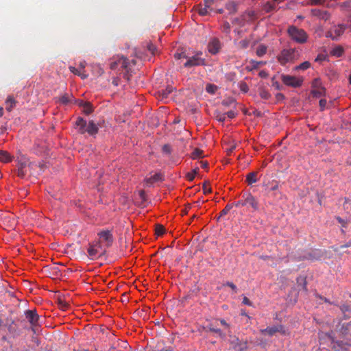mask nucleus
Wrapping results in <instances>:
<instances>
[{
	"label": "nucleus",
	"instance_id": "obj_29",
	"mask_svg": "<svg viewBox=\"0 0 351 351\" xmlns=\"http://www.w3.org/2000/svg\"><path fill=\"white\" fill-rule=\"evenodd\" d=\"M276 8V5L274 3L271 2H267L265 3L263 6V9L266 12H270L271 11L274 10Z\"/></svg>",
	"mask_w": 351,
	"mask_h": 351
},
{
	"label": "nucleus",
	"instance_id": "obj_44",
	"mask_svg": "<svg viewBox=\"0 0 351 351\" xmlns=\"http://www.w3.org/2000/svg\"><path fill=\"white\" fill-rule=\"evenodd\" d=\"M203 329L206 330H207L206 329L205 327H203ZM208 330L209 331H211V332H216L217 334H219V335H222V332H221V330L219 328H215L214 327L212 326V325H210L208 327Z\"/></svg>",
	"mask_w": 351,
	"mask_h": 351
},
{
	"label": "nucleus",
	"instance_id": "obj_64",
	"mask_svg": "<svg viewBox=\"0 0 351 351\" xmlns=\"http://www.w3.org/2000/svg\"><path fill=\"white\" fill-rule=\"evenodd\" d=\"M251 63L253 64L254 68L258 67V66L262 64L261 62H258V61H255V60H252Z\"/></svg>",
	"mask_w": 351,
	"mask_h": 351
},
{
	"label": "nucleus",
	"instance_id": "obj_60",
	"mask_svg": "<svg viewBox=\"0 0 351 351\" xmlns=\"http://www.w3.org/2000/svg\"><path fill=\"white\" fill-rule=\"evenodd\" d=\"M202 215V213H199V212H197L195 213H193L191 215L190 217V219H198Z\"/></svg>",
	"mask_w": 351,
	"mask_h": 351
},
{
	"label": "nucleus",
	"instance_id": "obj_37",
	"mask_svg": "<svg viewBox=\"0 0 351 351\" xmlns=\"http://www.w3.org/2000/svg\"><path fill=\"white\" fill-rule=\"evenodd\" d=\"M8 330L9 332L12 335H15L16 333V327L14 320H12L11 323L8 325Z\"/></svg>",
	"mask_w": 351,
	"mask_h": 351
},
{
	"label": "nucleus",
	"instance_id": "obj_11",
	"mask_svg": "<svg viewBox=\"0 0 351 351\" xmlns=\"http://www.w3.org/2000/svg\"><path fill=\"white\" fill-rule=\"evenodd\" d=\"M221 48V44L218 39H212L208 45V50L212 54H216Z\"/></svg>",
	"mask_w": 351,
	"mask_h": 351
},
{
	"label": "nucleus",
	"instance_id": "obj_57",
	"mask_svg": "<svg viewBox=\"0 0 351 351\" xmlns=\"http://www.w3.org/2000/svg\"><path fill=\"white\" fill-rule=\"evenodd\" d=\"M203 191L204 194L210 193H211V188L208 186L206 183L203 185Z\"/></svg>",
	"mask_w": 351,
	"mask_h": 351
},
{
	"label": "nucleus",
	"instance_id": "obj_12",
	"mask_svg": "<svg viewBox=\"0 0 351 351\" xmlns=\"http://www.w3.org/2000/svg\"><path fill=\"white\" fill-rule=\"evenodd\" d=\"M87 124L86 121L82 117H78L75 123V128L81 134H84L86 132Z\"/></svg>",
	"mask_w": 351,
	"mask_h": 351
},
{
	"label": "nucleus",
	"instance_id": "obj_38",
	"mask_svg": "<svg viewBox=\"0 0 351 351\" xmlns=\"http://www.w3.org/2000/svg\"><path fill=\"white\" fill-rule=\"evenodd\" d=\"M173 91L172 87H168L165 90H162L160 91V94L162 97V98H167L169 95Z\"/></svg>",
	"mask_w": 351,
	"mask_h": 351
},
{
	"label": "nucleus",
	"instance_id": "obj_19",
	"mask_svg": "<svg viewBox=\"0 0 351 351\" xmlns=\"http://www.w3.org/2000/svg\"><path fill=\"white\" fill-rule=\"evenodd\" d=\"M204 157V152L202 149L196 148L193 150V152L191 154V158L193 160L197 158H202Z\"/></svg>",
	"mask_w": 351,
	"mask_h": 351
},
{
	"label": "nucleus",
	"instance_id": "obj_36",
	"mask_svg": "<svg viewBox=\"0 0 351 351\" xmlns=\"http://www.w3.org/2000/svg\"><path fill=\"white\" fill-rule=\"evenodd\" d=\"M232 208V205L229 204H227L226 206L221 211L219 215L217 217V219H219L223 215H226Z\"/></svg>",
	"mask_w": 351,
	"mask_h": 351
},
{
	"label": "nucleus",
	"instance_id": "obj_6",
	"mask_svg": "<svg viewBox=\"0 0 351 351\" xmlns=\"http://www.w3.org/2000/svg\"><path fill=\"white\" fill-rule=\"evenodd\" d=\"M346 29V26L345 25H335L327 32L326 36L331 38L333 40H337L344 33Z\"/></svg>",
	"mask_w": 351,
	"mask_h": 351
},
{
	"label": "nucleus",
	"instance_id": "obj_9",
	"mask_svg": "<svg viewBox=\"0 0 351 351\" xmlns=\"http://www.w3.org/2000/svg\"><path fill=\"white\" fill-rule=\"evenodd\" d=\"M25 317L32 327H35L38 324V320L40 317L35 311H26Z\"/></svg>",
	"mask_w": 351,
	"mask_h": 351
},
{
	"label": "nucleus",
	"instance_id": "obj_39",
	"mask_svg": "<svg viewBox=\"0 0 351 351\" xmlns=\"http://www.w3.org/2000/svg\"><path fill=\"white\" fill-rule=\"evenodd\" d=\"M259 95L264 99H269L271 97V95L265 89L260 90Z\"/></svg>",
	"mask_w": 351,
	"mask_h": 351
},
{
	"label": "nucleus",
	"instance_id": "obj_10",
	"mask_svg": "<svg viewBox=\"0 0 351 351\" xmlns=\"http://www.w3.org/2000/svg\"><path fill=\"white\" fill-rule=\"evenodd\" d=\"M204 64V60L199 58L197 56H194L189 58L187 61L184 64L185 67H192L199 65H203Z\"/></svg>",
	"mask_w": 351,
	"mask_h": 351
},
{
	"label": "nucleus",
	"instance_id": "obj_22",
	"mask_svg": "<svg viewBox=\"0 0 351 351\" xmlns=\"http://www.w3.org/2000/svg\"><path fill=\"white\" fill-rule=\"evenodd\" d=\"M5 104H6V110L8 111H11L12 109L14 108V106L16 104V101L12 97L9 96V97H8V98L5 101Z\"/></svg>",
	"mask_w": 351,
	"mask_h": 351
},
{
	"label": "nucleus",
	"instance_id": "obj_46",
	"mask_svg": "<svg viewBox=\"0 0 351 351\" xmlns=\"http://www.w3.org/2000/svg\"><path fill=\"white\" fill-rule=\"evenodd\" d=\"M216 118L219 122H223L226 119V114L219 112L216 115Z\"/></svg>",
	"mask_w": 351,
	"mask_h": 351
},
{
	"label": "nucleus",
	"instance_id": "obj_21",
	"mask_svg": "<svg viewBox=\"0 0 351 351\" xmlns=\"http://www.w3.org/2000/svg\"><path fill=\"white\" fill-rule=\"evenodd\" d=\"M257 173L256 172H251L248 173L246 176V181L248 184H252L257 182Z\"/></svg>",
	"mask_w": 351,
	"mask_h": 351
},
{
	"label": "nucleus",
	"instance_id": "obj_35",
	"mask_svg": "<svg viewBox=\"0 0 351 351\" xmlns=\"http://www.w3.org/2000/svg\"><path fill=\"white\" fill-rule=\"evenodd\" d=\"M199 171L198 167H195L191 172H189L186 174V178L189 181H193L195 178V175Z\"/></svg>",
	"mask_w": 351,
	"mask_h": 351
},
{
	"label": "nucleus",
	"instance_id": "obj_1",
	"mask_svg": "<svg viewBox=\"0 0 351 351\" xmlns=\"http://www.w3.org/2000/svg\"><path fill=\"white\" fill-rule=\"evenodd\" d=\"M287 34L292 40L299 44H304L308 40L307 33L303 29L294 25L288 27Z\"/></svg>",
	"mask_w": 351,
	"mask_h": 351
},
{
	"label": "nucleus",
	"instance_id": "obj_34",
	"mask_svg": "<svg viewBox=\"0 0 351 351\" xmlns=\"http://www.w3.org/2000/svg\"><path fill=\"white\" fill-rule=\"evenodd\" d=\"M27 165V161L26 160L25 158H24L23 156H21V158H18V164H17L18 168L25 169Z\"/></svg>",
	"mask_w": 351,
	"mask_h": 351
},
{
	"label": "nucleus",
	"instance_id": "obj_24",
	"mask_svg": "<svg viewBox=\"0 0 351 351\" xmlns=\"http://www.w3.org/2000/svg\"><path fill=\"white\" fill-rule=\"evenodd\" d=\"M267 50V48L265 45H260L256 49V55L258 57H262L266 53Z\"/></svg>",
	"mask_w": 351,
	"mask_h": 351
},
{
	"label": "nucleus",
	"instance_id": "obj_2",
	"mask_svg": "<svg viewBox=\"0 0 351 351\" xmlns=\"http://www.w3.org/2000/svg\"><path fill=\"white\" fill-rule=\"evenodd\" d=\"M97 236L99 237V240L96 241L97 243H100L101 245L104 248H108L112 246L114 237L112 234L111 230H103L99 231L97 233Z\"/></svg>",
	"mask_w": 351,
	"mask_h": 351
},
{
	"label": "nucleus",
	"instance_id": "obj_8",
	"mask_svg": "<svg viewBox=\"0 0 351 351\" xmlns=\"http://www.w3.org/2000/svg\"><path fill=\"white\" fill-rule=\"evenodd\" d=\"M129 64L128 60L124 56H118L117 59L114 61H112L110 64V67L111 69H115L119 65L121 66L122 69H128Z\"/></svg>",
	"mask_w": 351,
	"mask_h": 351
},
{
	"label": "nucleus",
	"instance_id": "obj_5",
	"mask_svg": "<svg viewBox=\"0 0 351 351\" xmlns=\"http://www.w3.org/2000/svg\"><path fill=\"white\" fill-rule=\"evenodd\" d=\"M281 79L285 85L294 88L300 87L303 82L302 78H298L289 75H282Z\"/></svg>",
	"mask_w": 351,
	"mask_h": 351
},
{
	"label": "nucleus",
	"instance_id": "obj_54",
	"mask_svg": "<svg viewBox=\"0 0 351 351\" xmlns=\"http://www.w3.org/2000/svg\"><path fill=\"white\" fill-rule=\"evenodd\" d=\"M214 3V0H204V5L210 8L211 5Z\"/></svg>",
	"mask_w": 351,
	"mask_h": 351
},
{
	"label": "nucleus",
	"instance_id": "obj_32",
	"mask_svg": "<svg viewBox=\"0 0 351 351\" xmlns=\"http://www.w3.org/2000/svg\"><path fill=\"white\" fill-rule=\"evenodd\" d=\"M155 231L158 236H161L165 233V228L162 225L157 223L155 225Z\"/></svg>",
	"mask_w": 351,
	"mask_h": 351
},
{
	"label": "nucleus",
	"instance_id": "obj_51",
	"mask_svg": "<svg viewBox=\"0 0 351 351\" xmlns=\"http://www.w3.org/2000/svg\"><path fill=\"white\" fill-rule=\"evenodd\" d=\"M60 101L62 103V104H66L69 102V97L66 95H64L63 96H62L60 98Z\"/></svg>",
	"mask_w": 351,
	"mask_h": 351
},
{
	"label": "nucleus",
	"instance_id": "obj_63",
	"mask_svg": "<svg viewBox=\"0 0 351 351\" xmlns=\"http://www.w3.org/2000/svg\"><path fill=\"white\" fill-rule=\"evenodd\" d=\"M60 306L62 310H65L68 306V304L64 302H60Z\"/></svg>",
	"mask_w": 351,
	"mask_h": 351
},
{
	"label": "nucleus",
	"instance_id": "obj_40",
	"mask_svg": "<svg viewBox=\"0 0 351 351\" xmlns=\"http://www.w3.org/2000/svg\"><path fill=\"white\" fill-rule=\"evenodd\" d=\"M217 90V86L214 84H208L206 86V90L209 93H215Z\"/></svg>",
	"mask_w": 351,
	"mask_h": 351
},
{
	"label": "nucleus",
	"instance_id": "obj_58",
	"mask_svg": "<svg viewBox=\"0 0 351 351\" xmlns=\"http://www.w3.org/2000/svg\"><path fill=\"white\" fill-rule=\"evenodd\" d=\"M243 303L250 306H252V302L245 296H244L243 298Z\"/></svg>",
	"mask_w": 351,
	"mask_h": 351
},
{
	"label": "nucleus",
	"instance_id": "obj_13",
	"mask_svg": "<svg viewBox=\"0 0 351 351\" xmlns=\"http://www.w3.org/2000/svg\"><path fill=\"white\" fill-rule=\"evenodd\" d=\"M312 14L324 21H328L330 18V14L328 11L319 9L312 10Z\"/></svg>",
	"mask_w": 351,
	"mask_h": 351
},
{
	"label": "nucleus",
	"instance_id": "obj_53",
	"mask_svg": "<svg viewBox=\"0 0 351 351\" xmlns=\"http://www.w3.org/2000/svg\"><path fill=\"white\" fill-rule=\"evenodd\" d=\"M223 31L226 33H229L230 31V25L228 22H224L223 25Z\"/></svg>",
	"mask_w": 351,
	"mask_h": 351
},
{
	"label": "nucleus",
	"instance_id": "obj_4",
	"mask_svg": "<svg viewBox=\"0 0 351 351\" xmlns=\"http://www.w3.org/2000/svg\"><path fill=\"white\" fill-rule=\"evenodd\" d=\"M297 58V51L295 49H283L278 57L280 64L285 65L287 62H292Z\"/></svg>",
	"mask_w": 351,
	"mask_h": 351
},
{
	"label": "nucleus",
	"instance_id": "obj_55",
	"mask_svg": "<svg viewBox=\"0 0 351 351\" xmlns=\"http://www.w3.org/2000/svg\"><path fill=\"white\" fill-rule=\"evenodd\" d=\"M238 346H239V351H243L247 349V342L245 341L244 343H237Z\"/></svg>",
	"mask_w": 351,
	"mask_h": 351
},
{
	"label": "nucleus",
	"instance_id": "obj_33",
	"mask_svg": "<svg viewBox=\"0 0 351 351\" xmlns=\"http://www.w3.org/2000/svg\"><path fill=\"white\" fill-rule=\"evenodd\" d=\"M311 66V63L308 61H305L302 63H301L300 64L298 65L297 66L295 67V70H302V71H304V70H306L307 69H308Z\"/></svg>",
	"mask_w": 351,
	"mask_h": 351
},
{
	"label": "nucleus",
	"instance_id": "obj_28",
	"mask_svg": "<svg viewBox=\"0 0 351 351\" xmlns=\"http://www.w3.org/2000/svg\"><path fill=\"white\" fill-rule=\"evenodd\" d=\"M276 328V332H279L283 335H289V331L284 327V326L279 324L274 326Z\"/></svg>",
	"mask_w": 351,
	"mask_h": 351
},
{
	"label": "nucleus",
	"instance_id": "obj_43",
	"mask_svg": "<svg viewBox=\"0 0 351 351\" xmlns=\"http://www.w3.org/2000/svg\"><path fill=\"white\" fill-rule=\"evenodd\" d=\"M297 282L300 285L301 282H302V289L306 291H307V289H306V279L304 278H302V277H300V278H298L297 279Z\"/></svg>",
	"mask_w": 351,
	"mask_h": 351
},
{
	"label": "nucleus",
	"instance_id": "obj_52",
	"mask_svg": "<svg viewBox=\"0 0 351 351\" xmlns=\"http://www.w3.org/2000/svg\"><path fill=\"white\" fill-rule=\"evenodd\" d=\"M224 285L230 287L234 291V293H237V287L233 282H227L226 284H224Z\"/></svg>",
	"mask_w": 351,
	"mask_h": 351
},
{
	"label": "nucleus",
	"instance_id": "obj_42",
	"mask_svg": "<svg viewBox=\"0 0 351 351\" xmlns=\"http://www.w3.org/2000/svg\"><path fill=\"white\" fill-rule=\"evenodd\" d=\"M239 86L241 91H242L243 93H247L249 90L247 84L244 82H241L239 84Z\"/></svg>",
	"mask_w": 351,
	"mask_h": 351
},
{
	"label": "nucleus",
	"instance_id": "obj_62",
	"mask_svg": "<svg viewBox=\"0 0 351 351\" xmlns=\"http://www.w3.org/2000/svg\"><path fill=\"white\" fill-rule=\"evenodd\" d=\"M199 164L201 165V167L204 169H206L208 167V163L207 161H204V160H202L199 162Z\"/></svg>",
	"mask_w": 351,
	"mask_h": 351
},
{
	"label": "nucleus",
	"instance_id": "obj_61",
	"mask_svg": "<svg viewBox=\"0 0 351 351\" xmlns=\"http://www.w3.org/2000/svg\"><path fill=\"white\" fill-rule=\"evenodd\" d=\"M174 57L176 59H181V58H186V56L183 53H175Z\"/></svg>",
	"mask_w": 351,
	"mask_h": 351
},
{
	"label": "nucleus",
	"instance_id": "obj_30",
	"mask_svg": "<svg viewBox=\"0 0 351 351\" xmlns=\"http://www.w3.org/2000/svg\"><path fill=\"white\" fill-rule=\"evenodd\" d=\"M221 104L223 106H224L226 107H229V106H232L235 107L236 101L232 98H228V99H223L222 101Z\"/></svg>",
	"mask_w": 351,
	"mask_h": 351
},
{
	"label": "nucleus",
	"instance_id": "obj_56",
	"mask_svg": "<svg viewBox=\"0 0 351 351\" xmlns=\"http://www.w3.org/2000/svg\"><path fill=\"white\" fill-rule=\"evenodd\" d=\"M26 174V172L24 169L18 168L17 176L20 178H23Z\"/></svg>",
	"mask_w": 351,
	"mask_h": 351
},
{
	"label": "nucleus",
	"instance_id": "obj_45",
	"mask_svg": "<svg viewBox=\"0 0 351 351\" xmlns=\"http://www.w3.org/2000/svg\"><path fill=\"white\" fill-rule=\"evenodd\" d=\"M327 104V101L325 99H322L319 100V105L320 108V110L323 111L325 110Z\"/></svg>",
	"mask_w": 351,
	"mask_h": 351
},
{
	"label": "nucleus",
	"instance_id": "obj_25",
	"mask_svg": "<svg viewBox=\"0 0 351 351\" xmlns=\"http://www.w3.org/2000/svg\"><path fill=\"white\" fill-rule=\"evenodd\" d=\"M343 53V49L341 46H337L335 47L332 51L331 54L336 57H341Z\"/></svg>",
	"mask_w": 351,
	"mask_h": 351
},
{
	"label": "nucleus",
	"instance_id": "obj_15",
	"mask_svg": "<svg viewBox=\"0 0 351 351\" xmlns=\"http://www.w3.org/2000/svg\"><path fill=\"white\" fill-rule=\"evenodd\" d=\"M323 256V252L319 250H312L311 252L308 253L307 255L304 256V258L315 261L320 259Z\"/></svg>",
	"mask_w": 351,
	"mask_h": 351
},
{
	"label": "nucleus",
	"instance_id": "obj_50",
	"mask_svg": "<svg viewBox=\"0 0 351 351\" xmlns=\"http://www.w3.org/2000/svg\"><path fill=\"white\" fill-rule=\"evenodd\" d=\"M226 114V117H228L230 119L234 118L236 117V115L237 114V112H235L233 110H231L227 112Z\"/></svg>",
	"mask_w": 351,
	"mask_h": 351
},
{
	"label": "nucleus",
	"instance_id": "obj_27",
	"mask_svg": "<svg viewBox=\"0 0 351 351\" xmlns=\"http://www.w3.org/2000/svg\"><path fill=\"white\" fill-rule=\"evenodd\" d=\"M276 328V332H279L283 335H289V331L284 327V326L279 324L274 326Z\"/></svg>",
	"mask_w": 351,
	"mask_h": 351
},
{
	"label": "nucleus",
	"instance_id": "obj_7",
	"mask_svg": "<svg viewBox=\"0 0 351 351\" xmlns=\"http://www.w3.org/2000/svg\"><path fill=\"white\" fill-rule=\"evenodd\" d=\"M243 197H245L244 204L247 207H251L254 211L259 210L258 202L257 199L250 193L244 194Z\"/></svg>",
	"mask_w": 351,
	"mask_h": 351
},
{
	"label": "nucleus",
	"instance_id": "obj_17",
	"mask_svg": "<svg viewBox=\"0 0 351 351\" xmlns=\"http://www.w3.org/2000/svg\"><path fill=\"white\" fill-rule=\"evenodd\" d=\"M69 69L71 73L80 76L83 80L87 78L88 76V74L85 73L84 71H82L79 68H75L74 66H70Z\"/></svg>",
	"mask_w": 351,
	"mask_h": 351
},
{
	"label": "nucleus",
	"instance_id": "obj_48",
	"mask_svg": "<svg viewBox=\"0 0 351 351\" xmlns=\"http://www.w3.org/2000/svg\"><path fill=\"white\" fill-rule=\"evenodd\" d=\"M147 48L148 51L152 53V54H153V55L155 54L156 51V47L155 45H154L152 43H148L147 45Z\"/></svg>",
	"mask_w": 351,
	"mask_h": 351
},
{
	"label": "nucleus",
	"instance_id": "obj_16",
	"mask_svg": "<svg viewBox=\"0 0 351 351\" xmlns=\"http://www.w3.org/2000/svg\"><path fill=\"white\" fill-rule=\"evenodd\" d=\"M162 180V175L159 173H155L154 176L145 180L146 186H151L155 182Z\"/></svg>",
	"mask_w": 351,
	"mask_h": 351
},
{
	"label": "nucleus",
	"instance_id": "obj_20",
	"mask_svg": "<svg viewBox=\"0 0 351 351\" xmlns=\"http://www.w3.org/2000/svg\"><path fill=\"white\" fill-rule=\"evenodd\" d=\"M261 332L262 335H268V336L271 337V336L274 335L276 333V328L274 327V326H270V327H267L265 329L261 330Z\"/></svg>",
	"mask_w": 351,
	"mask_h": 351
},
{
	"label": "nucleus",
	"instance_id": "obj_49",
	"mask_svg": "<svg viewBox=\"0 0 351 351\" xmlns=\"http://www.w3.org/2000/svg\"><path fill=\"white\" fill-rule=\"evenodd\" d=\"M245 202V197H242V199L234 204H232V206H235L236 207H241V206H245V204H244Z\"/></svg>",
	"mask_w": 351,
	"mask_h": 351
},
{
	"label": "nucleus",
	"instance_id": "obj_31",
	"mask_svg": "<svg viewBox=\"0 0 351 351\" xmlns=\"http://www.w3.org/2000/svg\"><path fill=\"white\" fill-rule=\"evenodd\" d=\"M83 111L85 114H89L93 112V106L89 102H86L83 105Z\"/></svg>",
	"mask_w": 351,
	"mask_h": 351
},
{
	"label": "nucleus",
	"instance_id": "obj_59",
	"mask_svg": "<svg viewBox=\"0 0 351 351\" xmlns=\"http://www.w3.org/2000/svg\"><path fill=\"white\" fill-rule=\"evenodd\" d=\"M138 195L142 202H145L146 200V195L143 191H140L138 192Z\"/></svg>",
	"mask_w": 351,
	"mask_h": 351
},
{
	"label": "nucleus",
	"instance_id": "obj_41",
	"mask_svg": "<svg viewBox=\"0 0 351 351\" xmlns=\"http://www.w3.org/2000/svg\"><path fill=\"white\" fill-rule=\"evenodd\" d=\"M250 44V41L247 39H243L239 43V47L241 49H246Z\"/></svg>",
	"mask_w": 351,
	"mask_h": 351
},
{
	"label": "nucleus",
	"instance_id": "obj_23",
	"mask_svg": "<svg viewBox=\"0 0 351 351\" xmlns=\"http://www.w3.org/2000/svg\"><path fill=\"white\" fill-rule=\"evenodd\" d=\"M325 93V88L323 87L317 88V89L313 90L311 94L315 97H319L324 95Z\"/></svg>",
	"mask_w": 351,
	"mask_h": 351
},
{
	"label": "nucleus",
	"instance_id": "obj_14",
	"mask_svg": "<svg viewBox=\"0 0 351 351\" xmlns=\"http://www.w3.org/2000/svg\"><path fill=\"white\" fill-rule=\"evenodd\" d=\"M99 130V126L96 124L94 121H89L87 124L86 132L90 135L95 136Z\"/></svg>",
	"mask_w": 351,
	"mask_h": 351
},
{
	"label": "nucleus",
	"instance_id": "obj_47",
	"mask_svg": "<svg viewBox=\"0 0 351 351\" xmlns=\"http://www.w3.org/2000/svg\"><path fill=\"white\" fill-rule=\"evenodd\" d=\"M162 152L166 154H170L171 152V147H170L169 145H167V144L164 145L162 146Z\"/></svg>",
	"mask_w": 351,
	"mask_h": 351
},
{
	"label": "nucleus",
	"instance_id": "obj_26",
	"mask_svg": "<svg viewBox=\"0 0 351 351\" xmlns=\"http://www.w3.org/2000/svg\"><path fill=\"white\" fill-rule=\"evenodd\" d=\"M197 10L199 15L201 16H206L209 14L208 8L206 6L202 7L201 4L197 5Z\"/></svg>",
	"mask_w": 351,
	"mask_h": 351
},
{
	"label": "nucleus",
	"instance_id": "obj_18",
	"mask_svg": "<svg viewBox=\"0 0 351 351\" xmlns=\"http://www.w3.org/2000/svg\"><path fill=\"white\" fill-rule=\"evenodd\" d=\"M12 160V157L8 152L3 150L0 151V161L4 163H8L11 162Z\"/></svg>",
	"mask_w": 351,
	"mask_h": 351
},
{
	"label": "nucleus",
	"instance_id": "obj_3",
	"mask_svg": "<svg viewBox=\"0 0 351 351\" xmlns=\"http://www.w3.org/2000/svg\"><path fill=\"white\" fill-rule=\"evenodd\" d=\"M106 252V249L101 245V243L97 242L90 243L87 250L88 256L92 260L97 259L98 258L104 255Z\"/></svg>",
	"mask_w": 351,
	"mask_h": 351
}]
</instances>
